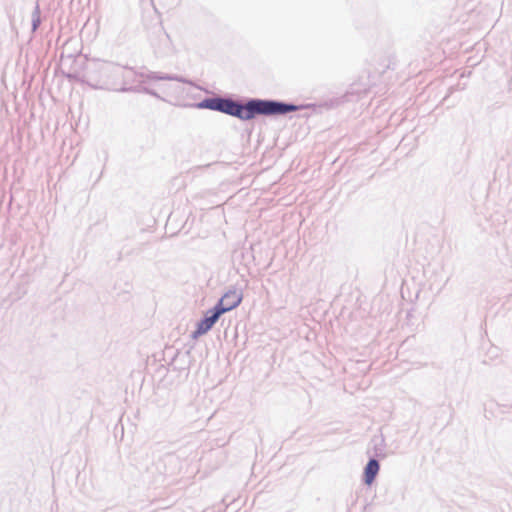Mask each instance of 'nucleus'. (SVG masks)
Masks as SVG:
<instances>
[{
	"label": "nucleus",
	"mask_w": 512,
	"mask_h": 512,
	"mask_svg": "<svg viewBox=\"0 0 512 512\" xmlns=\"http://www.w3.org/2000/svg\"><path fill=\"white\" fill-rule=\"evenodd\" d=\"M379 471V463L375 459H371L364 472L365 483L371 485Z\"/></svg>",
	"instance_id": "nucleus-4"
},
{
	"label": "nucleus",
	"mask_w": 512,
	"mask_h": 512,
	"mask_svg": "<svg viewBox=\"0 0 512 512\" xmlns=\"http://www.w3.org/2000/svg\"><path fill=\"white\" fill-rule=\"evenodd\" d=\"M202 106L236 116L241 120H249L256 115H280L297 110L295 105L275 101L251 100L246 105H240L230 99L222 98L207 99Z\"/></svg>",
	"instance_id": "nucleus-1"
},
{
	"label": "nucleus",
	"mask_w": 512,
	"mask_h": 512,
	"mask_svg": "<svg viewBox=\"0 0 512 512\" xmlns=\"http://www.w3.org/2000/svg\"><path fill=\"white\" fill-rule=\"evenodd\" d=\"M242 301V296L240 293L236 291H229L223 295L218 304L215 306L216 308H225V312H228L234 308H236Z\"/></svg>",
	"instance_id": "nucleus-3"
},
{
	"label": "nucleus",
	"mask_w": 512,
	"mask_h": 512,
	"mask_svg": "<svg viewBox=\"0 0 512 512\" xmlns=\"http://www.w3.org/2000/svg\"><path fill=\"white\" fill-rule=\"evenodd\" d=\"M225 310V308L220 309L215 307L211 316L205 317L198 323L196 334L202 335L207 333L213 327L219 317L225 313Z\"/></svg>",
	"instance_id": "nucleus-2"
}]
</instances>
